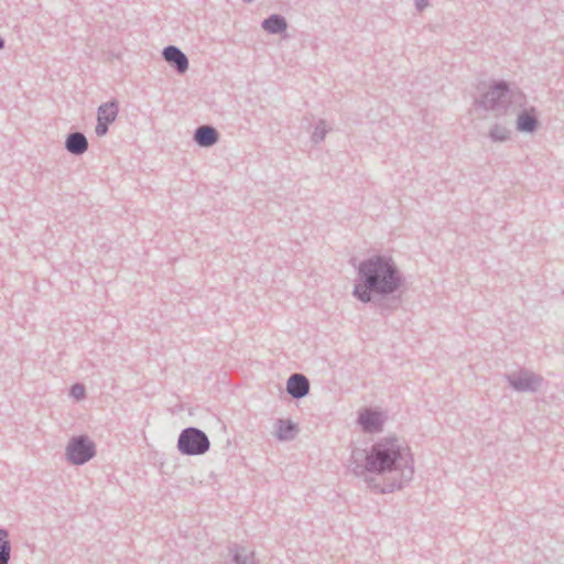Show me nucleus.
I'll use <instances>...</instances> for the list:
<instances>
[{"instance_id":"1","label":"nucleus","mask_w":564,"mask_h":564,"mask_svg":"<svg viewBox=\"0 0 564 564\" xmlns=\"http://www.w3.org/2000/svg\"><path fill=\"white\" fill-rule=\"evenodd\" d=\"M356 270L352 296L365 304L393 296L405 283L404 274L391 256L372 254L361 260Z\"/></svg>"},{"instance_id":"2","label":"nucleus","mask_w":564,"mask_h":564,"mask_svg":"<svg viewBox=\"0 0 564 564\" xmlns=\"http://www.w3.org/2000/svg\"><path fill=\"white\" fill-rule=\"evenodd\" d=\"M368 467L371 474L383 475L401 471V479L381 492H392L409 484L414 475V458L408 445L395 436H386L375 442L368 451Z\"/></svg>"},{"instance_id":"3","label":"nucleus","mask_w":564,"mask_h":564,"mask_svg":"<svg viewBox=\"0 0 564 564\" xmlns=\"http://www.w3.org/2000/svg\"><path fill=\"white\" fill-rule=\"evenodd\" d=\"M176 447L184 456H200L209 451L210 441L203 430L188 426L178 434Z\"/></svg>"},{"instance_id":"4","label":"nucleus","mask_w":564,"mask_h":564,"mask_svg":"<svg viewBox=\"0 0 564 564\" xmlns=\"http://www.w3.org/2000/svg\"><path fill=\"white\" fill-rule=\"evenodd\" d=\"M476 104L486 110L506 112L511 104L509 84L505 80L495 82L491 88Z\"/></svg>"},{"instance_id":"5","label":"nucleus","mask_w":564,"mask_h":564,"mask_svg":"<svg viewBox=\"0 0 564 564\" xmlns=\"http://www.w3.org/2000/svg\"><path fill=\"white\" fill-rule=\"evenodd\" d=\"M96 444L87 435L73 436L66 446V459L69 464L82 466L96 456Z\"/></svg>"},{"instance_id":"6","label":"nucleus","mask_w":564,"mask_h":564,"mask_svg":"<svg viewBox=\"0 0 564 564\" xmlns=\"http://www.w3.org/2000/svg\"><path fill=\"white\" fill-rule=\"evenodd\" d=\"M505 378L509 386L517 392H536L543 383L542 376L527 369L508 373Z\"/></svg>"},{"instance_id":"7","label":"nucleus","mask_w":564,"mask_h":564,"mask_svg":"<svg viewBox=\"0 0 564 564\" xmlns=\"http://www.w3.org/2000/svg\"><path fill=\"white\" fill-rule=\"evenodd\" d=\"M162 56L178 74H184L188 69V58L180 47L167 45L163 48Z\"/></svg>"},{"instance_id":"8","label":"nucleus","mask_w":564,"mask_h":564,"mask_svg":"<svg viewBox=\"0 0 564 564\" xmlns=\"http://www.w3.org/2000/svg\"><path fill=\"white\" fill-rule=\"evenodd\" d=\"M310 380L302 373H292L286 381V392L295 400L310 393Z\"/></svg>"},{"instance_id":"9","label":"nucleus","mask_w":564,"mask_h":564,"mask_svg":"<svg viewBox=\"0 0 564 564\" xmlns=\"http://www.w3.org/2000/svg\"><path fill=\"white\" fill-rule=\"evenodd\" d=\"M193 140L202 148H209L218 142L219 132L213 126L203 124L195 129Z\"/></svg>"},{"instance_id":"10","label":"nucleus","mask_w":564,"mask_h":564,"mask_svg":"<svg viewBox=\"0 0 564 564\" xmlns=\"http://www.w3.org/2000/svg\"><path fill=\"white\" fill-rule=\"evenodd\" d=\"M348 467L357 477L371 473V469L368 467V452L358 448L352 449Z\"/></svg>"},{"instance_id":"11","label":"nucleus","mask_w":564,"mask_h":564,"mask_svg":"<svg viewBox=\"0 0 564 564\" xmlns=\"http://www.w3.org/2000/svg\"><path fill=\"white\" fill-rule=\"evenodd\" d=\"M358 423L362 430L368 433L379 432L382 429L383 421L379 412L366 410L358 417Z\"/></svg>"},{"instance_id":"12","label":"nucleus","mask_w":564,"mask_h":564,"mask_svg":"<svg viewBox=\"0 0 564 564\" xmlns=\"http://www.w3.org/2000/svg\"><path fill=\"white\" fill-rule=\"evenodd\" d=\"M65 149L74 155H82L88 149V141L82 132H70L65 140Z\"/></svg>"},{"instance_id":"13","label":"nucleus","mask_w":564,"mask_h":564,"mask_svg":"<svg viewBox=\"0 0 564 564\" xmlns=\"http://www.w3.org/2000/svg\"><path fill=\"white\" fill-rule=\"evenodd\" d=\"M539 126L538 116L535 109L522 110L517 119V129L520 132L533 133Z\"/></svg>"},{"instance_id":"14","label":"nucleus","mask_w":564,"mask_h":564,"mask_svg":"<svg viewBox=\"0 0 564 564\" xmlns=\"http://www.w3.org/2000/svg\"><path fill=\"white\" fill-rule=\"evenodd\" d=\"M229 552L232 564H259L256 558V552L248 550L246 546L234 544Z\"/></svg>"},{"instance_id":"15","label":"nucleus","mask_w":564,"mask_h":564,"mask_svg":"<svg viewBox=\"0 0 564 564\" xmlns=\"http://www.w3.org/2000/svg\"><path fill=\"white\" fill-rule=\"evenodd\" d=\"M119 112V105L116 100L101 104L97 109V119L105 123H112Z\"/></svg>"},{"instance_id":"16","label":"nucleus","mask_w":564,"mask_h":564,"mask_svg":"<svg viewBox=\"0 0 564 564\" xmlns=\"http://www.w3.org/2000/svg\"><path fill=\"white\" fill-rule=\"evenodd\" d=\"M261 25L269 34H280L288 28L286 20L281 14H271L262 21Z\"/></svg>"},{"instance_id":"17","label":"nucleus","mask_w":564,"mask_h":564,"mask_svg":"<svg viewBox=\"0 0 564 564\" xmlns=\"http://www.w3.org/2000/svg\"><path fill=\"white\" fill-rule=\"evenodd\" d=\"M276 438L279 441H292L296 436L297 426L291 420H278Z\"/></svg>"},{"instance_id":"18","label":"nucleus","mask_w":564,"mask_h":564,"mask_svg":"<svg viewBox=\"0 0 564 564\" xmlns=\"http://www.w3.org/2000/svg\"><path fill=\"white\" fill-rule=\"evenodd\" d=\"M489 137L492 141L505 142L510 139V130L502 126L495 124L490 129Z\"/></svg>"},{"instance_id":"19","label":"nucleus","mask_w":564,"mask_h":564,"mask_svg":"<svg viewBox=\"0 0 564 564\" xmlns=\"http://www.w3.org/2000/svg\"><path fill=\"white\" fill-rule=\"evenodd\" d=\"M327 132H328V128H327L326 121L324 119H321L316 123L314 131L312 133V137H311L312 142L315 144L321 143L325 139Z\"/></svg>"},{"instance_id":"20","label":"nucleus","mask_w":564,"mask_h":564,"mask_svg":"<svg viewBox=\"0 0 564 564\" xmlns=\"http://www.w3.org/2000/svg\"><path fill=\"white\" fill-rule=\"evenodd\" d=\"M12 545L9 540V531L0 528V553L11 555Z\"/></svg>"},{"instance_id":"21","label":"nucleus","mask_w":564,"mask_h":564,"mask_svg":"<svg viewBox=\"0 0 564 564\" xmlns=\"http://www.w3.org/2000/svg\"><path fill=\"white\" fill-rule=\"evenodd\" d=\"M69 394L76 399L80 400L85 397V387L82 383H75L70 387Z\"/></svg>"},{"instance_id":"22","label":"nucleus","mask_w":564,"mask_h":564,"mask_svg":"<svg viewBox=\"0 0 564 564\" xmlns=\"http://www.w3.org/2000/svg\"><path fill=\"white\" fill-rule=\"evenodd\" d=\"M109 130V124L97 119L95 132L98 137H104Z\"/></svg>"},{"instance_id":"23","label":"nucleus","mask_w":564,"mask_h":564,"mask_svg":"<svg viewBox=\"0 0 564 564\" xmlns=\"http://www.w3.org/2000/svg\"><path fill=\"white\" fill-rule=\"evenodd\" d=\"M429 6V0H415L417 11H423Z\"/></svg>"},{"instance_id":"24","label":"nucleus","mask_w":564,"mask_h":564,"mask_svg":"<svg viewBox=\"0 0 564 564\" xmlns=\"http://www.w3.org/2000/svg\"><path fill=\"white\" fill-rule=\"evenodd\" d=\"M11 555L0 553V564H9Z\"/></svg>"},{"instance_id":"25","label":"nucleus","mask_w":564,"mask_h":564,"mask_svg":"<svg viewBox=\"0 0 564 564\" xmlns=\"http://www.w3.org/2000/svg\"><path fill=\"white\" fill-rule=\"evenodd\" d=\"M387 311H388V306H387L386 304H381V305H380V313H381L382 315H384Z\"/></svg>"},{"instance_id":"26","label":"nucleus","mask_w":564,"mask_h":564,"mask_svg":"<svg viewBox=\"0 0 564 564\" xmlns=\"http://www.w3.org/2000/svg\"><path fill=\"white\" fill-rule=\"evenodd\" d=\"M6 45L4 40L0 36V50H2Z\"/></svg>"}]
</instances>
